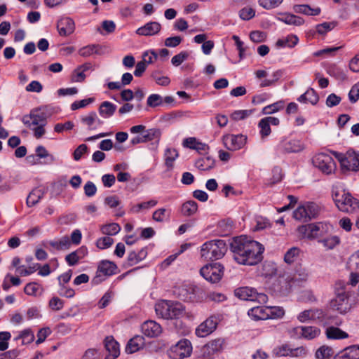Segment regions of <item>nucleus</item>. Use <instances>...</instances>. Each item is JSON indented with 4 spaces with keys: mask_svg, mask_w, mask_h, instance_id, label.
<instances>
[{
    "mask_svg": "<svg viewBox=\"0 0 359 359\" xmlns=\"http://www.w3.org/2000/svg\"><path fill=\"white\" fill-rule=\"evenodd\" d=\"M87 254V248L85 246H82L76 250L66 255L65 261L69 266H74L78 264L80 259L84 258Z\"/></svg>",
    "mask_w": 359,
    "mask_h": 359,
    "instance_id": "nucleus-26",
    "label": "nucleus"
},
{
    "mask_svg": "<svg viewBox=\"0 0 359 359\" xmlns=\"http://www.w3.org/2000/svg\"><path fill=\"white\" fill-rule=\"evenodd\" d=\"M200 273L208 281L215 283L223 276L224 267L219 263L206 264L201 269Z\"/></svg>",
    "mask_w": 359,
    "mask_h": 359,
    "instance_id": "nucleus-13",
    "label": "nucleus"
},
{
    "mask_svg": "<svg viewBox=\"0 0 359 359\" xmlns=\"http://www.w3.org/2000/svg\"><path fill=\"white\" fill-rule=\"evenodd\" d=\"M170 210L165 208H159L154 212L152 218L157 222H163L170 219Z\"/></svg>",
    "mask_w": 359,
    "mask_h": 359,
    "instance_id": "nucleus-44",
    "label": "nucleus"
},
{
    "mask_svg": "<svg viewBox=\"0 0 359 359\" xmlns=\"http://www.w3.org/2000/svg\"><path fill=\"white\" fill-rule=\"evenodd\" d=\"M224 343V340L221 338L212 340L204 346V353L208 355L219 353L223 349Z\"/></svg>",
    "mask_w": 359,
    "mask_h": 359,
    "instance_id": "nucleus-28",
    "label": "nucleus"
},
{
    "mask_svg": "<svg viewBox=\"0 0 359 359\" xmlns=\"http://www.w3.org/2000/svg\"><path fill=\"white\" fill-rule=\"evenodd\" d=\"M22 122L28 128L46 125V114L40 110H35L32 111L29 115L23 116Z\"/></svg>",
    "mask_w": 359,
    "mask_h": 359,
    "instance_id": "nucleus-16",
    "label": "nucleus"
},
{
    "mask_svg": "<svg viewBox=\"0 0 359 359\" xmlns=\"http://www.w3.org/2000/svg\"><path fill=\"white\" fill-rule=\"evenodd\" d=\"M178 156V152L175 149L168 148L165 152V165L171 169L173 167V163Z\"/></svg>",
    "mask_w": 359,
    "mask_h": 359,
    "instance_id": "nucleus-45",
    "label": "nucleus"
},
{
    "mask_svg": "<svg viewBox=\"0 0 359 359\" xmlns=\"http://www.w3.org/2000/svg\"><path fill=\"white\" fill-rule=\"evenodd\" d=\"M81 121L83 124L86 126L89 130L95 129V123H102V122L97 118V114L95 111H91L87 115L81 116Z\"/></svg>",
    "mask_w": 359,
    "mask_h": 359,
    "instance_id": "nucleus-30",
    "label": "nucleus"
},
{
    "mask_svg": "<svg viewBox=\"0 0 359 359\" xmlns=\"http://www.w3.org/2000/svg\"><path fill=\"white\" fill-rule=\"evenodd\" d=\"M325 334L329 339H341L348 337L346 332L334 326H329L326 329Z\"/></svg>",
    "mask_w": 359,
    "mask_h": 359,
    "instance_id": "nucleus-35",
    "label": "nucleus"
},
{
    "mask_svg": "<svg viewBox=\"0 0 359 359\" xmlns=\"http://www.w3.org/2000/svg\"><path fill=\"white\" fill-rule=\"evenodd\" d=\"M147 255V251L141 249L138 252L132 251L128 253V262L130 266H133L142 261Z\"/></svg>",
    "mask_w": 359,
    "mask_h": 359,
    "instance_id": "nucleus-40",
    "label": "nucleus"
},
{
    "mask_svg": "<svg viewBox=\"0 0 359 359\" xmlns=\"http://www.w3.org/2000/svg\"><path fill=\"white\" fill-rule=\"evenodd\" d=\"M318 213V205L312 202H307L297 207L293 212V217L299 222H306L316 218Z\"/></svg>",
    "mask_w": 359,
    "mask_h": 359,
    "instance_id": "nucleus-7",
    "label": "nucleus"
},
{
    "mask_svg": "<svg viewBox=\"0 0 359 359\" xmlns=\"http://www.w3.org/2000/svg\"><path fill=\"white\" fill-rule=\"evenodd\" d=\"M44 194L43 189H33L27 198V205L29 207L35 205L43 197Z\"/></svg>",
    "mask_w": 359,
    "mask_h": 359,
    "instance_id": "nucleus-36",
    "label": "nucleus"
},
{
    "mask_svg": "<svg viewBox=\"0 0 359 359\" xmlns=\"http://www.w3.org/2000/svg\"><path fill=\"white\" fill-rule=\"evenodd\" d=\"M327 250H332L339 243V238L337 236H330L318 241Z\"/></svg>",
    "mask_w": 359,
    "mask_h": 359,
    "instance_id": "nucleus-48",
    "label": "nucleus"
},
{
    "mask_svg": "<svg viewBox=\"0 0 359 359\" xmlns=\"http://www.w3.org/2000/svg\"><path fill=\"white\" fill-rule=\"evenodd\" d=\"M297 100L302 103H310L312 105H315L318 103L319 97L317 93L313 88H310L304 94L300 95Z\"/></svg>",
    "mask_w": 359,
    "mask_h": 359,
    "instance_id": "nucleus-29",
    "label": "nucleus"
},
{
    "mask_svg": "<svg viewBox=\"0 0 359 359\" xmlns=\"http://www.w3.org/2000/svg\"><path fill=\"white\" fill-rule=\"evenodd\" d=\"M116 109V106L114 104L109 101H104L100 105L99 114L103 118H109L114 115Z\"/></svg>",
    "mask_w": 359,
    "mask_h": 359,
    "instance_id": "nucleus-31",
    "label": "nucleus"
},
{
    "mask_svg": "<svg viewBox=\"0 0 359 359\" xmlns=\"http://www.w3.org/2000/svg\"><path fill=\"white\" fill-rule=\"evenodd\" d=\"M189 57V53L186 51H182L180 53L175 55L171 60V62L174 66L180 65L184 60Z\"/></svg>",
    "mask_w": 359,
    "mask_h": 359,
    "instance_id": "nucleus-59",
    "label": "nucleus"
},
{
    "mask_svg": "<svg viewBox=\"0 0 359 359\" xmlns=\"http://www.w3.org/2000/svg\"><path fill=\"white\" fill-rule=\"evenodd\" d=\"M247 137L243 135H226L222 137L224 147L231 151L241 149L246 143Z\"/></svg>",
    "mask_w": 359,
    "mask_h": 359,
    "instance_id": "nucleus-15",
    "label": "nucleus"
},
{
    "mask_svg": "<svg viewBox=\"0 0 359 359\" xmlns=\"http://www.w3.org/2000/svg\"><path fill=\"white\" fill-rule=\"evenodd\" d=\"M325 326H340L343 320L341 318L333 315H325L324 317L320 320Z\"/></svg>",
    "mask_w": 359,
    "mask_h": 359,
    "instance_id": "nucleus-43",
    "label": "nucleus"
},
{
    "mask_svg": "<svg viewBox=\"0 0 359 359\" xmlns=\"http://www.w3.org/2000/svg\"><path fill=\"white\" fill-rule=\"evenodd\" d=\"M161 135V132L157 128H151L144 131V134L142 135L144 142L157 140L158 141Z\"/></svg>",
    "mask_w": 359,
    "mask_h": 359,
    "instance_id": "nucleus-47",
    "label": "nucleus"
},
{
    "mask_svg": "<svg viewBox=\"0 0 359 359\" xmlns=\"http://www.w3.org/2000/svg\"><path fill=\"white\" fill-rule=\"evenodd\" d=\"M296 334L304 339H313L320 334V330L315 326H299L294 328Z\"/></svg>",
    "mask_w": 359,
    "mask_h": 359,
    "instance_id": "nucleus-22",
    "label": "nucleus"
},
{
    "mask_svg": "<svg viewBox=\"0 0 359 359\" xmlns=\"http://www.w3.org/2000/svg\"><path fill=\"white\" fill-rule=\"evenodd\" d=\"M336 24L334 22H323L316 25V32L319 34H325L327 32L332 30Z\"/></svg>",
    "mask_w": 359,
    "mask_h": 359,
    "instance_id": "nucleus-58",
    "label": "nucleus"
},
{
    "mask_svg": "<svg viewBox=\"0 0 359 359\" xmlns=\"http://www.w3.org/2000/svg\"><path fill=\"white\" fill-rule=\"evenodd\" d=\"M304 144L300 140L283 137L276 145V151L280 154L299 153L304 149Z\"/></svg>",
    "mask_w": 359,
    "mask_h": 359,
    "instance_id": "nucleus-12",
    "label": "nucleus"
},
{
    "mask_svg": "<svg viewBox=\"0 0 359 359\" xmlns=\"http://www.w3.org/2000/svg\"><path fill=\"white\" fill-rule=\"evenodd\" d=\"M299 41V39L296 35H288L285 38L280 39L276 41V46L279 48L289 47L293 48Z\"/></svg>",
    "mask_w": 359,
    "mask_h": 359,
    "instance_id": "nucleus-39",
    "label": "nucleus"
},
{
    "mask_svg": "<svg viewBox=\"0 0 359 359\" xmlns=\"http://www.w3.org/2000/svg\"><path fill=\"white\" fill-rule=\"evenodd\" d=\"M342 281H337L334 285L335 298L331 302V306L340 313H346L349 309L348 300L351 292Z\"/></svg>",
    "mask_w": 359,
    "mask_h": 359,
    "instance_id": "nucleus-4",
    "label": "nucleus"
},
{
    "mask_svg": "<svg viewBox=\"0 0 359 359\" xmlns=\"http://www.w3.org/2000/svg\"><path fill=\"white\" fill-rule=\"evenodd\" d=\"M116 265L110 261L102 260L98 264L95 276L93 278V284L97 285L104 280V276H110L116 273Z\"/></svg>",
    "mask_w": 359,
    "mask_h": 359,
    "instance_id": "nucleus-14",
    "label": "nucleus"
},
{
    "mask_svg": "<svg viewBox=\"0 0 359 359\" xmlns=\"http://www.w3.org/2000/svg\"><path fill=\"white\" fill-rule=\"evenodd\" d=\"M217 319L210 316L201 323L196 330V334L199 337H205L211 334L217 327Z\"/></svg>",
    "mask_w": 359,
    "mask_h": 359,
    "instance_id": "nucleus-18",
    "label": "nucleus"
},
{
    "mask_svg": "<svg viewBox=\"0 0 359 359\" xmlns=\"http://www.w3.org/2000/svg\"><path fill=\"white\" fill-rule=\"evenodd\" d=\"M260 128V134L262 138L269 136L271 133V127L269 123L266 121L264 118L260 120L258 124Z\"/></svg>",
    "mask_w": 359,
    "mask_h": 359,
    "instance_id": "nucleus-56",
    "label": "nucleus"
},
{
    "mask_svg": "<svg viewBox=\"0 0 359 359\" xmlns=\"http://www.w3.org/2000/svg\"><path fill=\"white\" fill-rule=\"evenodd\" d=\"M332 354V350L328 346H323L316 352V357L318 359H328Z\"/></svg>",
    "mask_w": 359,
    "mask_h": 359,
    "instance_id": "nucleus-49",
    "label": "nucleus"
},
{
    "mask_svg": "<svg viewBox=\"0 0 359 359\" xmlns=\"http://www.w3.org/2000/svg\"><path fill=\"white\" fill-rule=\"evenodd\" d=\"M293 10L297 13H302L307 15H318L320 13V8H312L307 4L294 5Z\"/></svg>",
    "mask_w": 359,
    "mask_h": 359,
    "instance_id": "nucleus-37",
    "label": "nucleus"
},
{
    "mask_svg": "<svg viewBox=\"0 0 359 359\" xmlns=\"http://www.w3.org/2000/svg\"><path fill=\"white\" fill-rule=\"evenodd\" d=\"M357 353H359V346L353 345L346 348L338 353L334 359H353L358 356Z\"/></svg>",
    "mask_w": 359,
    "mask_h": 359,
    "instance_id": "nucleus-32",
    "label": "nucleus"
},
{
    "mask_svg": "<svg viewBox=\"0 0 359 359\" xmlns=\"http://www.w3.org/2000/svg\"><path fill=\"white\" fill-rule=\"evenodd\" d=\"M283 0H259V4L265 9H272L278 7Z\"/></svg>",
    "mask_w": 359,
    "mask_h": 359,
    "instance_id": "nucleus-54",
    "label": "nucleus"
},
{
    "mask_svg": "<svg viewBox=\"0 0 359 359\" xmlns=\"http://www.w3.org/2000/svg\"><path fill=\"white\" fill-rule=\"evenodd\" d=\"M57 27L60 35L65 36L74 32L75 23L70 18H63L57 22Z\"/></svg>",
    "mask_w": 359,
    "mask_h": 359,
    "instance_id": "nucleus-23",
    "label": "nucleus"
},
{
    "mask_svg": "<svg viewBox=\"0 0 359 359\" xmlns=\"http://www.w3.org/2000/svg\"><path fill=\"white\" fill-rule=\"evenodd\" d=\"M273 313V309L269 306H255L248 312V316L255 320L268 319Z\"/></svg>",
    "mask_w": 359,
    "mask_h": 359,
    "instance_id": "nucleus-20",
    "label": "nucleus"
},
{
    "mask_svg": "<svg viewBox=\"0 0 359 359\" xmlns=\"http://www.w3.org/2000/svg\"><path fill=\"white\" fill-rule=\"evenodd\" d=\"M341 168L346 170H359V153L348 150L346 154L335 153Z\"/></svg>",
    "mask_w": 359,
    "mask_h": 359,
    "instance_id": "nucleus-10",
    "label": "nucleus"
},
{
    "mask_svg": "<svg viewBox=\"0 0 359 359\" xmlns=\"http://www.w3.org/2000/svg\"><path fill=\"white\" fill-rule=\"evenodd\" d=\"M198 204L194 201H188L182 204L181 212L184 216H191L196 212Z\"/></svg>",
    "mask_w": 359,
    "mask_h": 359,
    "instance_id": "nucleus-42",
    "label": "nucleus"
},
{
    "mask_svg": "<svg viewBox=\"0 0 359 359\" xmlns=\"http://www.w3.org/2000/svg\"><path fill=\"white\" fill-rule=\"evenodd\" d=\"M313 165L323 174L330 175L336 170V163L332 157L325 153H320L312 158Z\"/></svg>",
    "mask_w": 359,
    "mask_h": 359,
    "instance_id": "nucleus-9",
    "label": "nucleus"
},
{
    "mask_svg": "<svg viewBox=\"0 0 359 359\" xmlns=\"http://www.w3.org/2000/svg\"><path fill=\"white\" fill-rule=\"evenodd\" d=\"M195 166L200 170H209L215 166V160L210 156H205L198 159Z\"/></svg>",
    "mask_w": 359,
    "mask_h": 359,
    "instance_id": "nucleus-38",
    "label": "nucleus"
},
{
    "mask_svg": "<svg viewBox=\"0 0 359 359\" xmlns=\"http://www.w3.org/2000/svg\"><path fill=\"white\" fill-rule=\"evenodd\" d=\"M156 204L157 201L150 200L149 201L138 203L133 206L131 208V211H133V212H139L142 209H149L151 207L155 206Z\"/></svg>",
    "mask_w": 359,
    "mask_h": 359,
    "instance_id": "nucleus-50",
    "label": "nucleus"
},
{
    "mask_svg": "<svg viewBox=\"0 0 359 359\" xmlns=\"http://www.w3.org/2000/svg\"><path fill=\"white\" fill-rule=\"evenodd\" d=\"M236 297L241 300L257 302L259 304H265L268 297L263 292H258L255 288L250 287H241L234 290Z\"/></svg>",
    "mask_w": 359,
    "mask_h": 359,
    "instance_id": "nucleus-8",
    "label": "nucleus"
},
{
    "mask_svg": "<svg viewBox=\"0 0 359 359\" xmlns=\"http://www.w3.org/2000/svg\"><path fill=\"white\" fill-rule=\"evenodd\" d=\"M161 29V25L158 22H149L138 28L136 33L140 36H154L157 34Z\"/></svg>",
    "mask_w": 359,
    "mask_h": 359,
    "instance_id": "nucleus-25",
    "label": "nucleus"
},
{
    "mask_svg": "<svg viewBox=\"0 0 359 359\" xmlns=\"http://www.w3.org/2000/svg\"><path fill=\"white\" fill-rule=\"evenodd\" d=\"M100 352L95 348H89L86 351L81 359H101Z\"/></svg>",
    "mask_w": 359,
    "mask_h": 359,
    "instance_id": "nucleus-63",
    "label": "nucleus"
},
{
    "mask_svg": "<svg viewBox=\"0 0 359 359\" xmlns=\"http://www.w3.org/2000/svg\"><path fill=\"white\" fill-rule=\"evenodd\" d=\"M279 20L285 24L300 26L304 24V20L302 18L294 15L293 14H284Z\"/></svg>",
    "mask_w": 359,
    "mask_h": 359,
    "instance_id": "nucleus-41",
    "label": "nucleus"
},
{
    "mask_svg": "<svg viewBox=\"0 0 359 359\" xmlns=\"http://www.w3.org/2000/svg\"><path fill=\"white\" fill-rule=\"evenodd\" d=\"M114 243V239L109 236H104L99 238L96 242V245L101 250L109 248Z\"/></svg>",
    "mask_w": 359,
    "mask_h": 359,
    "instance_id": "nucleus-52",
    "label": "nucleus"
},
{
    "mask_svg": "<svg viewBox=\"0 0 359 359\" xmlns=\"http://www.w3.org/2000/svg\"><path fill=\"white\" fill-rule=\"evenodd\" d=\"M95 101L94 97H89L79 101H75L71 104V109L74 111L80 108H83Z\"/></svg>",
    "mask_w": 359,
    "mask_h": 359,
    "instance_id": "nucleus-55",
    "label": "nucleus"
},
{
    "mask_svg": "<svg viewBox=\"0 0 359 359\" xmlns=\"http://www.w3.org/2000/svg\"><path fill=\"white\" fill-rule=\"evenodd\" d=\"M163 103V97L158 94H151L147 98V105L155 107Z\"/></svg>",
    "mask_w": 359,
    "mask_h": 359,
    "instance_id": "nucleus-60",
    "label": "nucleus"
},
{
    "mask_svg": "<svg viewBox=\"0 0 359 359\" xmlns=\"http://www.w3.org/2000/svg\"><path fill=\"white\" fill-rule=\"evenodd\" d=\"M331 229V226L325 222L311 223L298 227L297 231L304 238L315 239L324 236Z\"/></svg>",
    "mask_w": 359,
    "mask_h": 359,
    "instance_id": "nucleus-5",
    "label": "nucleus"
},
{
    "mask_svg": "<svg viewBox=\"0 0 359 359\" xmlns=\"http://www.w3.org/2000/svg\"><path fill=\"white\" fill-rule=\"evenodd\" d=\"M101 231L103 234L114 236L121 231V226L117 223H111L102 226Z\"/></svg>",
    "mask_w": 359,
    "mask_h": 359,
    "instance_id": "nucleus-46",
    "label": "nucleus"
},
{
    "mask_svg": "<svg viewBox=\"0 0 359 359\" xmlns=\"http://www.w3.org/2000/svg\"><path fill=\"white\" fill-rule=\"evenodd\" d=\"M74 127V124L72 121H67L64 123H57L54 127V130L56 133H60L64 131L72 130Z\"/></svg>",
    "mask_w": 359,
    "mask_h": 359,
    "instance_id": "nucleus-61",
    "label": "nucleus"
},
{
    "mask_svg": "<svg viewBox=\"0 0 359 359\" xmlns=\"http://www.w3.org/2000/svg\"><path fill=\"white\" fill-rule=\"evenodd\" d=\"M35 152L39 159H45V164H51L56 161L55 157L50 154L42 145L38 146L35 149Z\"/></svg>",
    "mask_w": 359,
    "mask_h": 359,
    "instance_id": "nucleus-33",
    "label": "nucleus"
},
{
    "mask_svg": "<svg viewBox=\"0 0 359 359\" xmlns=\"http://www.w3.org/2000/svg\"><path fill=\"white\" fill-rule=\"evenodd\" d=\"M332 198L338 209L342 212L352 213L359 208V201L345 191L333 193Z\"/></svg>",
    "mask_w": 359,
    "mask_h": 359,
    "instance_id": "nucleus-6",
    "label": "nucleus"
},
{
    "mask_svg": "<svg viewBox=\"0 0 359 359\" xmlns=\"http://www.w3.org/2000/svg\"><path fill=\"white\" fill-rule=\"evenodd\" d=\"M347 266L351 271L350 283L355 286L358 283L359 278V250L350 257Z\"/></svg>",
    "mask_w": 359,
    "mask_h": 359,
    "instance_id": "nucleus-19",
    "label": "nucleus"
},
{
    "mask_svg": "<svg viewBox=\"0 0 359 359\" xmlns=\"http://www.w3.org/2000/svg\"><path fill=\"white\" fill-rule=\"evenodd\" d=\"M240 17L244 20L252 18L255 15V11L250 7H245L240 11Z\"/></svg>",
    "mask_w": 359,
    "mask_h": 359,
    "instance_id": "nucleus-62",
    "label": "nucleus"
},
{
    "mask_svg": "<svg viewBox=\"0 0 359 359\" xmlns=\"http://www.w3.org/2000/svg\"><path fill=\"white\" fill-rule=\"evenodd\" d=\"M299 249L298 248L293 247L287 251L284 256V260L287 264L294 262V258L299 255Z\"/></svg>",
    "mask_w": 359,
    "mask_h": 359,
    "instance_id": "nucleus-53",
    "label": "nucleus"
},
{
    "mask_svg": "<svg viewBox=\"0 0 359 359\" xmlns=\"http://www.w3.org/2000/svg\"><path fill=\"white\" fill-rule=\"evenodd\" d=\"M324 317V312L322 309H313L305 310L297 316V319L301 323H307L309 321H316L320 320Z\"/></svg>",
    "mask_w": 359,
    "mask_h": 359,
    "instance_id": "nucleus-21",
    "label": "nucleus"
},
{
    "mask_svg": "<svg viewBox=\"0 0 359 359\" xmlns=\"http://www.w3.org/2000/svg\"><path fill=\"white\" fill-rule=\"evenodd\" d=\"M282 108H283V102H278L264 107L262 112L264 114H271L279 111Z\"/></svg>",
    "mask_w": 359,
    "mask_h": 359,
    "instance_id": "nucleus-57",
    "label": "nucleus"
},
{
    "mask_svg": "<svg viewBox=\"0 0 359 359\" xmlns=\"http://www.w3.org/2000/svg\"><path fill=\"white\" fill-rule=\"evenodd\" d=\"M144 339L141 336H135L129 340L126 347V352L133 353L137 351L143 345Z\"/></svg>",
    "mask_w": 359,
    "mask_h": 359,
    "instance_id": "nucleus-34",
    "label": "nucleus"
},
{
    "mask_svg": "<svg viewBox=\"0 0 359 359\" xmlns=\"http://www.w3.org/2000/svg\"><path fill=\"white\" fill-rule=\"evenodd\" d=\"M104 346L107 351L109 352V355L106 359H114L120 354L119 345L113 337H107L104 340Z\"/></svg>",
    "mask_w": 359,
    "mask_h": 359,
    "instance_id": "nucleus-27",
    "label": "nucleus"
},
{
    "mask_svg": "<svg viewBox=\"0 0 359 359\" xmlns=\"http://www.w3.org/2000/svg\"><path fill=\"white\" fill-rule=\"evenodd\" d=\"M142 331L149 337H158L162 332L161 326L154 320L144 322L142 325Z\"/></svg>",
    "mask_w": 359,
    "mask_h": 359,
    "instance_id": "nucleus-24",
    "label": "nucleus"
},
{
    "mask_svg": "<svg viewBox=\"0 0 359 359\" xmlns=\"http://www.w3.org/2000/svg\"><path fill=\"white\" fill-rule=\"evenodd\" d=\"M273 353L278 357H298L304 355L306 350L302 346L291 348L288 345L284 344L274 348Z\"/></svg>",
    "mask_w": 359,
    "mask_h": 359,
    "instance_id": "nucleus-17",
    "label": "nucleus"
},
{
    "mask_svg": "<svg viewBox=\"0 0 359 359\" xmlns=\"http://www.w3.org/2000/svg\"><path fill=\"white\" fill-rule=\"evenodd\" d=\"M192 346L191 342L186 339L180 340L172 345L168 350V355L171 359H184L191 355Z\"/></svg>",
    "mask_w": 359,
    "mask_h": 359,
    "instance_id": "nucleus-11",
    "label": "nucleus"
},
{
    "mask_svg": "<svg viewBox=\"0 0 359 359\" xmlns=\"http://www.w3.org/2000/svg\"><path fill=\"white\" fill-rule=\"evenodd\" d=\"M230 249L237 263L249 266L260 262L264 250L261 243L246 236L234 238L230 244Z\"/></svg>",
    "mask_w": 359,
    "mask_h": 359,
    "instance_id": "nucleus-1",
    "label": "nucleus"
},
{
    "mask_svg": "<svg viewBox=\"0 0 359 359\" xmlns=\"http://www.w3.org/2000/svg\"><path fill=\"white\" fill-rule=\"evenodd\" d=\"M254 111H255V109L237 110L231 114V117L232 119H233L235 121H239V120H242V119H244V118L248 117Z\"/></svg>",
    "mask_w": 359,
    "mask_h": 359,
    "instance_id": "nucleus-51",
    "label": "nucleus"
},
{
    "mask_svg": "<svg viewBox=\"0 0 359 359\" xmlns=\"http://www.w3.org/2000/svg\"><path fill=\"white\" fill-rule=\"evenodd\" d=\"M227 250L223 240H212L203 243L201 248V256L206 260L219 259L223 257Z\"/></svg>",
    "mask_w": 359,
    "mask_h": 359,
    "instance_id": "nucleus-3",
    "label": "nucleus"
},
{
    "mask_svg": "<svg viewBox=\"0 0 359 359\" xmlns=\"http://www.w3.org/2000/svg\"><path fill=\"white\" fill-rule=\"evenodd\" d=\"M155 311L162 318L177 319L184 315L185 308L177 302L161 301L155 305Z\"/></svg>",
    "mask_w": 359,
    "mask_h": 359,
    "instance_id": "nucleus-2",
    "label": "nucleus"
},
{
    "mask_svg": "<svg viewBox=\"0 0 359 359\" xmlns=\"http://www.w3.org/2000/svg\"><path fill=\"white\" fill-rule=\"evenodd\" d=\"M348 98L351 102L355 103L359 99V82L355 84L348 93Z\"/></svg>",
    "mask_w": 359,
    "mask_h": 359,
    "instance_id": "nucleus-64",
    "label": "nucleus"
}]
</instances>
